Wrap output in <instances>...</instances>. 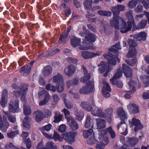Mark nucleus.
<instances>
[{"mask_svg": "<svg viewBox=\"0 0 149 149\" xmlns=\"http://www.w3.org/2000/svg\"><path fill=\"white\" fill-rule=\"evenodd\" d=\"M7 99L1 97L0 104L2 107H5L7 104Z\"/></svg>", "mask_w": 149, "mask_h": 149, "instance_id": "nucleus-52", "label": "nucleus"}, {"mask_svg": "<svg viewBox=\"0 0 149 149\" xmlns=\"http://www.w3.org/2000/svg\"><path fill=\"white\" fill-rule=\"evenodd\" d=\"M92 114L95 116L100 118L104 117V112L102 108L100 107L95 108L92 112Z\"/></svg>", "mask_w": 149, "mask_h": 149, "instance_id": "nucleus-12", "label": "nucleus"}, {"mask_svg": "<svg viewBox=\"0 0 149 149\" xmlns=\"http://www.w3.org/2000/svg\"><path fill=\"white\" fill-rule=\"evenodd\" d=\"M86 40L90 42H94L96 40V37L95 35L92 33L86 34L85 36Z\"/></svg>", "mask_w": 149, "mask_h": 149, "instance_id": "nucleus-20", "label": "nucleus"}, {"mask_svg": "<svg viewBox=\"0 0 149 149\" xmlns=\"http://www.w3.org/2000/svg\"><path fill=\"white\" fill-rule=\"evenodd\" d=\"M136 54V49H133L131 50L130 49H129V51L127 55V57L128 58H131L135 56Z\"/></svg>", "mask_w": 149, "mask_h": 149, "instance_id": "nucleus-39", "label": "nucleus"}, {"mask_svg": "<svg viewBox=\"0 0 149 149\" xmlns=\"http://www.w3.org/2000/svg\"><path fill=\"white\" fill-rule=\"evenodd\" d=\"M92 1L93 0H87L84 3V4L87 9L89 10L91 8Z\"/></svg>", "mask_w": 149, "mask_h": 149, "instance_id": "nucleus-45", "label": "nucleus"}, {"mask_svg": "<svg viewBox=\"0 0 149 149\" xmlns=\"http://www.w3.org/2000/svg\"><path fill=\"white\" fill-rule=\"evenodd\" d=\"M19 132L18 131H15L8 133L7 136L8 137L10 138H13L15 135L18 134Z\"/></svg>", "mask_w": 149, "mask_h": 149, "instance_id": "nucleus-47", "label": "nucleus"}, {"mask_svg": "<svg viewBox=\"0 0 149 149\" xmlns=\"http://www.w3.org/2000/svg\"><path fill=\"white\" fill-rule=\"evenodd\" d=\"M94 84L92 82L89 81L86 85L80 88L79 92L80 94L86 95L93 92Z\"/></svg>", "mask_w": 149, "mask_h": 149, "instance_id": "nucleus-2", "label": "nucleus"}, {"mask_svg": "<svg viewBox=\"0 0 149 149\" xmlns=\"http://www.w3.org/2000/svg\"><path fill=\"white\" fill-rule=\"evenodd\" d=\"M131 124L132 126H136L134 129L135 131L141 129L143 127V126L140 123V121L134 118H132Z\"/></svg>", "mask_w": 149, "mask_h": 149, "instance_id": "nucleus-11", "label": "nucleus"}, {"mask_svg": "<svg viewBox=\"0 0 149 149\" xmlns=\"http://www.w3.org/2000/svg\"><path fill=\"white\" fill-rule=\"evenodd\" d=\"M87 30L86 29V27L85 26H83L82 27V30L80 32L79 34L82 37H83L85 34H87L86 33Z\"/></svg>", "mask_w": 149, "mask_h": 149, "instance_id": "nucleus-61", "label": "nucleus"}, {"mask_svg": "<svg viewBox=\"0 0 149 149\" xmlns=\"http://www.w3.org/2000/svg\"><path fill=\"white\" fill-rule=\"evenodd\" d=\"M77 132H71L63 134L64 139L66 141L70 143L74 142L75 141V137L77 135Z\"/></svg>", "mask_w": 149, "mask_h": 149, "instance_id": "nucleus-4", "label": "nucleus"}, {"mask_svg": "<svg viewBox=\"0 0 149 149\" xmlns=\"http://www.w3.org/2000/svg\"><path fill=\"white\" fill-rule=\"evenodd\" d=\"M108 132L110 134L111 138L114 139L116 136V134L114 131L112 129L111 127H109L107 128Z\"/></svg>", "mask_w": 149, "mask_h": 149, "instance_id": "nucleus-41", "label": "nucleus"}, {"mask_svg": "<svg viewBox=\"0 0 149 149\" xmlns=\"http://www.w3.org/2000/svg\"><path fill=\"white\" fill-rule=\"evenodd\" d=\"M123 71L127 77H131L132 76L131 68L127 65L123 64L122 66Z\"/></svg>", "mask_w": 149, "mask_h": 149, "instance_id": "nucleus-9", "label": "nucleus"}, {"mask_svg": "<svg viewBox=\"0 0 149 149\" xmlns=\"http://www.w3.org/2000/svg\"><path fill=\"white\" fill-rule=\"evenodd\" d=\"M28 90L27 85L26 84H22L20 88V93L23 94L24 95L25 93H26V92Z\"/></svg>", "mask_w": 149, "mask_h": 149, "instance_id": "nucleus-43", "label": "nucleus"}, {"mask_svg": "<svg viewBox=\"0 0 149 149\" xmlns=\"http://www.w3.org/2000/svg\"><path fill=\"white\" fill-rule=\"evenodd\" d=\"M97 13L100 15L102 16H110L111 13L109 11H105L104 10H100L97 12Z\"/></svg>", "mask_w": 149, "mask_h": 149, "instance_id": "nucleus-38", "label": "nucleus"}, {"mask_svg": "<svg viewBox=\"0 0 149 149\" xmlns=\"http://www.w3.org/2000/svg\"><path fill=\"white\" fill-rule=\"evenodd\" d=\"M8 96V93L7 90L6 89L4 90L2 93L1 97L7 99Z\"/></svg>", "mask_w": 149, "mask_h": 149, "instance_id": "nucleus-62", "label": "nucleus"}, {"mask_svg": "<svg viewBox=\"0 0 149 149\" xmlns=\"http://www.w3.org/2000/svg\"><path fill=\"white\" fill-rule=\"evenodd\" d=\"M45 88L48 90L51 91L53 92H55L56 91V89L54 86L51 84H47Z\"/></svg>", "mask_w": 149, "mask_h": 149, "instance_id": "nucleus-48", "label": "nucleus"}, {"mask_svg": "<svg viewBox=\"0 0 149 149\" xmlns=\"http://www.w3.org/2000/svg\"><path fill=\"white\" fill-rule=\"evenodd\" d=\"M100 53L90 52L87 51H83L81 53L82 57L85 59H89L92 58L96 56L100 55Z\"/></svg>", "mask_w": 149, "mask_h": 149, "instance_id": "nucleus-10", "label": "nucleus"}, {"mask_svg": "<svg viewBox=\"0 0 149 149\" xmlns=\"http://www.w3.org/2000/svg\"><path fill=\"white\" fill-rule=\"evenodd\" d=\"M3 121L2 120V116L0 115V128L3 132H5L7 131L9 126V123L6 120V116L5 115L3 116Z\"/></svg>", "mask_w": 149, "mask_h": 149, "instance_id": "nucleus-6", "label": "nucleus"}, {"mask_svg": "<svg viewBox=\"0 0 149 149\" xmlns=\"http://www.w3.org/2000/svg\"><path fill=\"white\" fill-rule=\"evenodd\" d=\"M105 146H104L102 143H100H100H97L96 146V148L97 149H104L105 147Z\"/></svg>", "mask_w": 149, "mask_h": 149, "instance_id": "nucleus-64", "label": "nucleus"}, {"mask_svg": "<svg viewBox=\"0 0 149 149\" xmlns=\"http://www.w3.org/2000/svg\"><path fill=\"white\" fill-rule=\"evenodd\" d=\"M80 42V39L75 37H73L71 39V43L72 46L74 47L79 45Z\"/></svg>", "mask_w": 149, "mask_h": 149, "instance_id": "nucleus-25", "label": "nucleus"}, {"mask_svg": "<svg viewBox=\"0 0 149 149\" xmlns=\"http://www.w3.org/2000/svg\"><path fill=\"white\" fill-rule=\"evenodd\" d=\"M34 114L35 116V120L37 122L41 121L44 118L42 112L40 110H38L35 111Z\"/></svg>", "mask_w": 149, "mask_h": 149, "instance_id": "nucleus-13", "label": "nucleus"}, {"mask_svg": "<svg viewBox=\"0 0 149 149\" xmlns=\"http://www.w3.org/2000/svg\"><path fill=\"white\" fill-rule=\"evenodd\" d=\"M30 119L28 116H26L24 118L23 121V125L25 127L27 128H29L30 125L29 123Z\"/></svg>", "mask_w": 149, "mask_h": 149, "instance_id": "nucleus-35", "label": "nucleus"}, {"mask_svg": "<svg viewBox=\"0 0 149 149\" xmlns=\"http://www.w3.org/2000/svg\"><path fill=\"white\" fill-rule=\"evenodd\" d=\"M111 91V89L109 83L104 81L102 89V92L104 96L106 97H109L110 95L109 92Z\"/></svg>", "mask_w": 149, "mask_h": 149, "instance_id": "nucleus-8", "label": "nucleus"}, {"mask_svg": "<svg viewBox=\"0 0 149 149\" xmlns=\"http://www.w3.org/2000/svg\"><path fill=\"white\" fill-rule=\"evenodd\" d=\"M136 54V49H133L131 50L130 49H129V51L127 55V57L128 58H131L135 56Z\"/></svg>", "mask_w": 149, "mask_h": 149, "instance_id": "nucleus-40", "label": "nucleus"}, {"mask_svg": "<svg viewBox=\"0 0 149 149\" xmlns=\"http://www.w3.org/2000/svg\"><path fill=\"white\" fill-rule=\"evenodd\" d=\"M91 119V118L90 116H87L85 124V127L86 128H88L90 127Z\"/></svg>", "mask_w": 149, "mask_h": 149, "instance_id": "nucleus-54", "label": "nucleus"}, {"mask_svg": "<svg viewBox=\"0 0 149 149\" xmlns=\"http://www.w3.org/2000/svg\"><path fill=\"white\" fill-rule=\"evenodd\" d=\"M51 67L49 66H47L45 68L43 73L45 76H46L50 74L52 72Z\"/></svg>", "mask_w": 149, "mask_h": 149, "instance_id": "nucleus-33", "label": "nucleus"}, {"mask_svg": "<svg viewBox=\"0 0 149 149\" xmlns=\"http://www.w3.org/2000/svg\"><path fill=\"white\" fill-rule=\"evenodd\" d=\"M46 149H57V148L56 146L54 145V143L52 141L47 142L46 145Z\"/></svg>", "mask_w": 149, "mask_h": 149, "instance_id": "nucleus-36", "label": "nucleus"}, {"mask_svg": "<svg viewBox=\"0 0 149 149\" xmlns=\"http://www.w3.org/2000/svg\"><path fill=\"white\" fill-rule=\"evenodd\" d=\"M63 111L64 113L65 117L67 118L68 120L70 119L69 118L70 114L69 111L65 109H63Z\"/></svg>", "mask_w": 149, "mask_h": 149, "instance_id": "nucleus-59", "label": "nucleus"}, {"mask_svg": "<svg viewBox=\"0 0 149 149\" xmlns=\"http://www.w3.org/2000/svg\"><path fill=\"white\" fill-rule=\"evenodd\" d=\"M90 78V74H88V75H85L84 77L81 78V82H85L87 80L89 79Z\"/></svg>", "mask_w": 149, "mask_h": 149, "instance_id": "nucleus-60", "label": "nucleus"}, {"mask_svg": "<svg viewBox=\"0 0 149 149\" xmlns=\"http://www.w3.org/2000/svg\"><path fill=\"white\" fill-rule=\"evenodd\" d=\"M133 11L130 10L126 13V16L128 21L127 25L125 22L121 17H118L114 20L115 22H117V23L111 22V26L114 28L118 29H121L120 32L123 33H125L130 30L132 26L134 25V19L132 16Z\"/></svg>", "mask_w": 149, "mask_h": 149, "instance_id": "nucleus-1", "label": "nucleus"}, {"mask_svg": "<svg viewBox=\"0 0 149 149\" xmlns=\"http://www.w3.org/2000/svg\"><path fill=\"white\" fill-rule=\"evenodd\" d=\"M52 125L50 124L46 125L40 128V130L42 131V130H45L47 131H49L52 128Z\"/></svg>", "mask_w": 149, "mask_h": 149, "instance_id": "nucleus-50", "label": "nucleus"}, {"mask_svg": "<svg viewBox=\"0 0 149 149\" xmlns=\"http://www.w3.org/2000/svg\"><path fill=\"white\" fill-rule=\"evenodd\" d=\"M130 87V92L132 93L135 91V86H136V83L132 81H131L128 83Z\"/></svg>", "mask_w": 149, "mask_h": 149, "instance_id": "nucleus-32", "label": "nucleus"}, {"mask_svg": "<svg viewBox=\"0 0 149 149\" xmlns=\"http://www.w3.org/2000/svg\"><path fill=\"white\" fill-rule=\"evenodd\" d=\"M24 142L26 144L27 148L28 149H29L31 146V141L29 138L26 140H24Z\"/></svg>", "mask_w": 149, "mask_h": 149, "instance_id": "nucleus-56", "label": "nucleus"}, {"mask_svg": "<svg viewBox=\"0 0 149 149\" xmlns=\"http://www.w3.org/2000/svg\"><path fill=\"white\" fill-rule=\"evenodd\" d=\"M125 7L122 5H118L116 6L113 8L112 9V11L113 12L114 17L113 19L110 20V24L111 25V22L114 23H117V22H116L114 20H115L118 17H120L118 16L119 12L121 11H123L124 10Z\"/></svg>", "mask_w": 149, "mask_h": 149, "instance_id": "nucleus-3", "label": "nucleus"}, {"mask_svg": "<svg viewBox=\"0 0 149 149\" xmlns=\"http://www.w3.org/2000/svg\"><path fill=\"white\" fill-rule=\"evenodd\" d=\"M54 82L56 83L57 84H62L63 83V79L62 76L60 74H58L54 76L53 79Z\"/></svg>", "mask_w": 149, "mask_h": 149, "instance_id": "nucleus-19", "label": "nucleus"}, {"mask_svg": "<svg viewBox=\"0 0 149 149\" xmlns=\"http://www.w3.org/2000/svg\"><path fill=\"white\" fill-rule=\"evenodd\" d=\"M138 140L135 138H132L128 139L127 142L129 146H134L137 143Z\"/></svg>", "mask_w": 149, "mask_h": 149, "instance_id": "nucleus-28", "label": "nucleus"}, {"mask_svg": "<svg viewBox=\"0 0 149 149\" xmlns=\"http://www.w3.org/2000/svg\"><path fill=\"white\" fill-rule=\"evenodd\" d=\"M147 37V34L144 32H140L138 34L135 35L134 36V39L137 40H145Z\"/></svg>", "mask_w": 149, "mask_h": 149, "instance_id": "nucleus-17", "label": "nucleus"}, {"mask_svg": "<svg viewBox=\"0 0 149 149\" xmlns=\"http://www.w3.org/2000/svg\"><path fill=\"white\" fill-rule=\"evenodd\" d=\"M125 61L129 65L132 66L134 65L136 63L137 61L136 59L134 58L131 61L126 60Z\"/></svg>", "mask_w": 149, "mask_h": 149, "instance_id": "nucleus-53", "label": "nucleus"}, {"mask_svg": "<svg viewBox=\"0 0 149 149\" xmlns=\"http://www.w3.org/2000/svg\"><path fill=\"white\" fill-rule=\"evenodd\" d=\"M98 66L99 67V70L100 73H102L105 72L104 76H106L110 70L108 67V65L106 63L103 61H102L98 65Z\"/></svg>", "mask_w": 149, "mask_h": 149, "instance_id": "nucleus-5", "label": "nucleus"}, {"mask_svg": "<svg viewBox=\"0 0 149 149\" xmlns=\"http://www.w3.org/2000/svg\"><path fill=\"white\" fill-rule=\"evenodd\" d=\"M117 114L122 119H124L126 117V113L124 110L123 108L121 107L118 108L117 111Z\"/></svg>", "mask_w": 149, "mask_h": 149, "instance_id": "nucleus-24", "label": "nucleus"}, {"mask_svg": "<svg viewBox=\"0 0 149 149\" xmlns=\"http://www.w3.org/2000/svg\"><path fill=\"white\" fill-rule=\"evenodd\" d=\"M66 129V126L64 124H62L59 126L58 128V130L61 132H63L65 131Z\"/></svg>", "mask_w": 149, "mask_h": 149, "instance_id": "nucleus-63", "label": "nucleus"}, {"mask_svg": "<svg viewBox=\"0 0 149 149\" xmlns=\"http://www.w3.org/2000/svg\"><path fill=\"white\" fill-rule=\"evenodd\" d=\"M24 114L27 116L29 115L31 113V110L29 107L24 105Z\"/></svg>", "mask_w": 149, "mask_h": 149, "instance_id": "nucleus-42", "label": "nucleus"}, {"mask_svg": "<svg viewBox=\"0 0 149 149\" xmlns=\"http://www.w3.org/2000/svg\"><path fill=\"white\" fill-rule=\"evenodd\" d=\"M52 138L54 139L55 141L58 140L59 141H61L63 140L62 138L57 133L55 132H54V135Z\"/></svg>", "mask_w": 149, "mask_h": 149, "instance_id": "nucleus-49", "label": "nucleus"}, {"mask_svg": "<svg viewBox=\"0 0 149 149\" xmlns=\"http://www.w3.org/2000/svg\"><path fill=\"white\" fill-rule=\"evenodd\" d=\"M143 82L145 85L146 86L149 85V76H145L142 79Z\"/></svg>", "mask_w": 149, "mask_h": 149, "instance_id": "nucleus-46", "label": "nucleus"}, {"mask_svg": "<svg viewBox=\"0 0 149 149\" xmlns=\"http://www.w3.org/2000/svg\"><path fill=\"white\" fill-rule=\"evenodd\" d=\"M128 109L133 113H136L139 111L138 106L134 104L130 103L127 106Z\"/></svg>", "mask_w": 149, "mask_h": 149, "instance_id": "nucleus-18", "label": "nucleus"}, {"mask_svg": "<svg viewBox=\"0 0 149 149\" xmlns=\"http://www.w3.org/2000/svg\"><path fill=\"white\" fill-rule=\"evenodd\" d=\"M8 104L9 111L12 113L16 112L19 108L18 100H15L14 102L13 101H11Z\"/></svg>", "mask_w": 149, "mask_h": 149, "instance_id": "nucleus-7", "label": "nucleus"}, {"mask_svg": "<svg viewBox=\"0 0 149 149\" xmlns=\"http://www.w3.org/2000/svg\"><path fill=\"white\" fill-rule=\"evenodd\" d=\"M79 49H81L86 50H88L90 49L95 50L96 49V48L93 46L91 45L86 47L81 46L79 47Z\"/></svg>", "mask_w": 149, "mask_h": 149, "instance_id": "nucleus-55", "label": "nucleus"}, {"mask_svg": "<svg viewBox=\"0 0 149 149\" xmlns=\"http://www.w3.org/2000/svg\"><path fill=\"white\" fill-rule=\"evenodd\" d=\"M94 134L93 133L92 137H91L87 141V143L90 144H91L96 143L97 141L95 138Z\"/></svg>", "mask_w": 149, "mask_h": 149, "instance_id": "nucleus-44", "label": "nucleus"}, {"mask_svg": "<svg viewBox=\"0 0 149 149\" xmlns=\"http://www.w3.org/2000/svg\"><path fill=\"white\" fill-rule=\"evenodd\" d=\"M96 121L97 129H101L105 127L106 122L105 120L101 118H98L96 119Z\"/></svg>", "mask_w": 149, "mask_h": 149, "instance_id": "nucleus-14", "label": "nucleus"}, {"mask_svg": "<svg viewBox=\"0 0 149 149\" xmlns=\"http://www.w3.org/2000/svg\"><path fill=\"white\" fill-rule=\"evenodd\" d=\"M64 101L65 105L67 108L70 109L72 107V104L70 103L66 99H64Z\"/></svg>", "mask_w": 149, "mask_h": 149, "instance_id": "nucleus-58", "label": "nucleus"}, {"mask_svg": "<svg viewBox=\"0 0 149 149\" xmlns=\"http://www.w3.org/2000/svg\"><path fill=\"white\" fill-rule=\"evenodd\" d=\"M113 110L111 108H109L106 109L104 112V117L110 118L112 114Z\"/></svg>", "mask_w": 149, "mask_h": 149, "instance_id": "nucleus-26", "label": "nucleus"}, {"mask_svg": "<svg viewBox=\"0 0 149 149\" xmlns=\"http://www.w3.org/2000/svg\"><path fill=\"white\" fill-rule=\"evenodd\" d=\"M70 127L73 130H75L78 128V125L77 123L73 120L70 119L68 120Z\"/></svg>", "mask_w": 149, "mask_h": 149, "instance_id": "nucleus-22", "label": "nucleus"}, {"mask_svg": "<svg viewBox=\"0 0 149 149\" xmlns=\"http://www.w3.org/2000/svg\"><path fill=\"white\" fill-rule=\"evenodd\" d=\"M74 67L72 65H68L64 69V72L66 75L70 76L75 71Z\"/></svg>", "mask_w": 149, "mask_h": 149, "instance_id": "nucleus-16", "label": "nucleus"}, {"mask_svg": "<svg viewBox=\"0 0 149 149\" xmlns=\"http://www.w3.org/2000/svg\"><path fill=\"white\" fill-rule=\"evenodd\" d=\"M99 139L100 143H102L105 146H106L109 142V138L107 136H99Z\"/></svg>", "mask_w": 149, "mask_h": 149, "instance_id": "nucleus-21", "label": "nucleus"}, {"mask_svg": "<svg viewBox=\"0 0 149 149\" xmlns=\"http://www.w3.org/2000/svg\"><path fill=\"white\" fill-rule=\"evenodd\" d=\"M39 94L40 95H44L45 96L46 95V96L45 98V99H47V101L48 100L50 99V97L48 95L47 92L45 90H43L40 91L39 93ZM47 102V101H46L45 100L40 101L39 103V105L41 106L43 105L46 104Z\"/></svg>", "mask_w": 149, "mask_h": 149, "instance_id": "nucleus-15", "label": "nucleus"}, {"mask_svg": "<svg viewBox=\"0 0 149 149\" xmlns=\"http://www.w3.org/2000/svg\"><path fill=\"white\" fill-rule=\"evenodd\" d=\"M128 44L130 46L129 49L131 50L133 49H136L135 47L137 46V43L134 41L132 39H129Z\"/></svg>", "mask_w": 149, "mask_h": 149, "instance_id": "nucleus-31", "label": "nucleus"}, {"mask_svg": "<svg viewBox=\"0 0 149 149\" xmlns=\"http://www.w3.org/2000/svg\"><path fill=\"white\" fill-rule=\"evenodd\" d=\"M93 132V130L90 129L88 130H84L83 132V135L84 138H87L92 134Z\"/></svg>", "mask_w": 149, "mask_h": 149, "instance_id": "nucleus-30", "label": "nucleus"}, {"mask_svg": "<svg viewBox=\"0 0 149 149\" xmlns=\"http://www.w3.org/2000/svg\"><path fill=\"white\" fill-rule=\"evenodd\" d=\"M103 56L108 59V62L109 63L113 65L116 64V62L112 55L104 54Z\"/></svg>", "mask_w": 149, "mask_h": 149, "instance_id": "nucleus-23", "label": "nucleus"}, {"mask_svg": "<svg viewBox=\"0 0 149 149\" xmlns=\"http://www.w3.org/2000/svg\"><path fill=\"white\" fill-rule=\"evenodd\" d=\"M147 23V20L145 19H143L141 21L137 26V29H141L145 27Z\"/></svg>", "mask_w": 149, "mask_h": 149, "instance_id": "nucleus-37", "label": "nucleus"}, {"mask_svg": "<svg viewBox=\"0 0 149 149\" xmlns=\"http://www.w3.org/2000/svg\"><path fill=\"white\" fill-rule=\"evenodd\" d=\"M137 4L136 1L132 0L129 2L128 6L131 8H133Z\"/></svg>", "mask_w": 149, "mask_h": 149, "instance_id": "nucleus-51", "label": "nucleus"}, {"mask_svg": "<svg viewBox=\"0 0 149 149\" xmlns=\"http://www.w3.org/2000/svg\"><path fill=\"white\" fill-rule=\"evenodd\" d=\"M81 107L85 110L87 111H91L92 110V107L87 103L83 102L81 104Z\"/></svg>", "mask_w": 149, "mask_h": 149, "instance_id": "nucleus-29", "label": "nucleus"}, {"mask_svg": "<svg viewBox=\"0 0 149 149\" xmlns=\"http://www.w3.org/2000/svg\"><path fill=\"white\" fill-rule=\"evenodd\" d=\"M118 73H116L113 77L110 79V83L112 84H115L116 83V79L121 77L122 74L120 73L118 76L117 75Z\"/></svg>", "mask_w": 149, "mask_h": 149, "instance_id": "nucleus-34", "label": "nucleus"}, {"mask_svg": "<svg viewBox=\"0 0 149 149\" xmlns=\"http://www.w3.org/2000/svg\"><path fill=\"white\" fill-rule=\"evenodd\" d=\"M143 10L142 6L141 5H139L134 9V11L137 13H139L141 12Z\"/></svg>", "mask_w": 149, "mask_h": 149, "instance_id": "nucleus-57", "label": "nucleus"}, {"mask_svg": "<svg viewBox=\"0 0 149 149\" xmlns=\"http://www.w3.org/2000/svg\"><path fill=\"white\" fill-rule=\"evenodd\" d=\"M62 117V116L60 114L59 112L57 111L55 112L54 122L55 123L59 122L61 120Z\"/></svg>", "mask_w": 149, "mask_h": 149, "instance_id": "nucleus-27", "label": "nucleus"}]
</instances>
